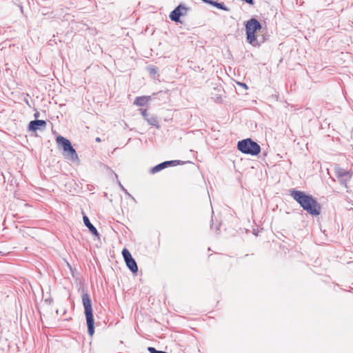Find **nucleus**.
Instances as JSON below:
<instances>
[{"mask_svg":"<svg viewBox=\"0 0 353 353\" xmlns=\"http://www.w3.org/2000/svg\"><path fill=\"white\" fill-rule=\"evenodd\" d=\"M290 195L310 214L317 216L321 214V205L312 196L294 189L290 190Z\"/></svg>","mask_w":353,"mask_h":353,"instance_id":"nucleus-1","label":"nucleus"},{"mask_svg":"<svg viewBox=\"0 0 353 353\" xmlns=\"http://www.w3.org/2000/svg\"><path fill=\"white\" fill-rule=\"evenodd\" d=\"M82 303L86 318L88 332L89 335L92 336L94 333V321L92 313V301L87 292L83 293L82 295Z\"/></svg>","mask_w":353,"mask_h":353,"instance_id":"nucleus-2","label":"nucleus"},{"mask_svg":"<svg viewBox=\"0 0 353 353\" xmlns=\"http://www.w3.org/2000/svg\"><path fill=\"white\" fill-rule=\"evenodd\" d=\"M261 28L262 26L261 23L254 18H252L246 22L245 32L247 41L253 46H256L259 44L255 32L261 30Z\"/></svg>","mask_w":353,"mask_h":353,"instance_id":"nucleus-3","label":"nucleus"},{"mask_svg":"<svg viewBox=\"0 0 353 353\" xmlns=\"http://www.w3.org/2000/svg\"><path fill=\"white\" fill-rule=\"evenodd\" d=\"M237 148L242 153L252 156L257 155L261 152L260 145L251 139L239 141L237 143Z\"/></svg>","mask_w":353,"mask_h":353,"instance_id":"nucleus-4","label":"nucleus"},{"mask_svg":"<svg viewBox=\"0 0 353 353\" xmlns=\"http://www.w3.org/2000/svg\"><path fill=\"white\" fill-rule=\"evenodd\" d=\"M57 142L58 144L61 145L63 150V155L65 159H68L73 162L79 161V157L76 150L72 146L70 141L62 136L57 137Z\"/></svg>","mask_w":353,"mask_h":353,"instance_id":"nucleus-5","label":"nucleus"},{"mask_svg":"<svg viewBox=\"0 0 353 353\" xmlns=\"http://www.w3.org/2000/svg\"><path fill=\"white\" fill-rule=\"evenodd\" d=\"M188 8L184 4H179L174 10L170 14V19L174 22H179L180 17L185 16L188 14Z\"/></svg>","mask_w":353,"mask_h":353,"instance_id":"nucleus-6","label":"nucleus"},{"mask_svg":"<svg viewBox=\"0 0 353 353\" xmlns=\"http://www.w3.org/2000/svg\"><path fill=\"white\" fill-rule=\"evenodd\" d=\"M122 255L127 267L132 271V272L137 273L138 272V266L137 262L132 256L129 250L126 248H124L122 250Z\"/></svg>","mask_w":353,"mask_h":353,"instance_id":"nucleus-7","label":"nucleus"},{"mask_svg":"<svg viewBox=\"0 0 353 353\" xmlns=\"http://www.w3.org/2000/svg\"><path fill=\"white\" fill-rule=\"evenodd\" d=\"M335 173L339 183L347 187V183L352 177L351 173L340 167L335 168Z\"/></svg>","mask_w":353,"mask_h":353,"instance_id":"nucleus-8","label":"nucleus"},{"mask_svg":"<svg viewBox=\"0 0 353 353\" xmlns=\"http://www.w3.org/2000/svg\"><path fill=\"white\" fill-rule=\"evenodd\" d=\"M180 163H181V161H176V160L164 161V162L155 165L154 167H153L150 170V173L154 174V173H157V172L163 170L164 168H165L168 166H170V165L175 166V165H179Z\"/></svg>","mask_w":353,"mask_h":353,"instance_id":"nucleus-9","label":"nucleus"},{"mask_svg":"<svg viewBox=\"0 0 353 353\" xmlns=\"http://www.w3.org/2000/svg\"><path fill=\"white\" fill-rule=\"evenodd\" d=\"M46 126V122L44 120H33L29 123L28 130L36 132L37 130L44 129Z\"/></svg>","mask_w":353,"mask_h":353,"instance_id":"nucleus-10","label":"nucleus"},{"mask_svg":"<svg viewBox=\"0 0 353 353\" xmlns=\"http://www.w3.org/2000/svg\"><path fill=\"white\" fill-rule=\"evenodd\" d=\"M140 110L141 112L142 116L150 125L159 128L158 121L156 119V117L153 116L149 117V114L148 113V111L145 109H141Z\"/></svg>","mask_w":353,"mask_h":353,"instance_id":"nucleus-11","label":"nucleus"},{"mask_svg":"<svg viewBox=\"0 0 353 353\" xmlns=\"http://www.w3.org/2000/svg\"><path fill=\"white\" fill-rule=\"evenodd\" d=\"M85 225L89 229L90 232L94 236H99V234L97 228L90 223L89 218L84 215L83 217Z\"/></svg>","mask_w":353,"mask_h":353,"instance_id":"nucleus-12","label":"nucleus"},{"mask_svg":"<svg viewBox=\"0 0 353 353\" xmlns=\"http://www.w3.org/2000/svg\"><path fill=\"white\" fill-rule=\"evenodd\" d=\"M203 2L207 3L208 4H210L219 9L225 10V11H229L230 9L225 6L223 3H219L218 1H215L213 0H202Z\"/></svg>","mask_w":353,"mask_h":353,"instance_id":"nucleus-13","label":"nucleus"},{"mask_svg":"<svg viewBox=\"0 0 353 353\" xmlns=\"http://www.w3.org/2000/svg\"><path fill=\"white\" fill-rule=\"evenodd\" d=\"M150 99V97H138L135 99L134 104H135L137 106H143L148 102Z\"/></svg>","mask_w":353,"mask_h":353,"instance_id":"nucleus-14","label":"nucleus"},{"mask_svg":"<svg viewBox=\"0 0 353 353\" xmlns=\"http://www.w3.org/2000/svg\"><path fill=\"white\" fill-rule=\"evenodd\" d=\"M119 185L121 190L130 198H132L134 199L133 196L128 192V190L123 186V185L121 183L120 181H119Z\"/></svg>","mask_w":353,"mask_h":353,"instance_id":"nucleus-15","label":"nucleus"},{"mask_svg":"<svg viewBox=\"0 0 353 353\" xmlns=\"http://www.w3.org/2000/svg\"><path fill=\"white\" fill-rule=\"evenodd\" d=\"M148 350L150 352V353H163V351H161V350H156L154 347H148Z\"/></svg>","mask_w":353,"mask_h":353,"instance_id":"nucleus-16","label":"nucleus"},{"mask_svg":"<svg viewBox=\"0 0 353 353\" xmlns=\"http://www.w3.org/2000/svg\"><path fill=\"white\" fill-rule=\"evenodd\" d=\"M148 71L151 74H155L157 72V70L154 67L149 68Z\"/></svg>","mask_w":353,"mask_h":353,"instance_id":"nucleus-17","label":"nucleus"},{"mask_svg":"<svg viewBox=\"0 0 353 353\" xmlns=\"http://www.w3.org/2000/svg\"><path fill=\"white\" fill-rule=\"evenodd\" d=\"M239 85H241L242 87H245V88H247V85L243 83H239Z\"/></svg>","mask_w":353,"mask_h":353,"instance_id":"nucleus-18","label":"nucleus"},{"mask_svg":"<svg viewBox=\"0 0 353 353\" xmlns=\"http://www.w3.org/2000/svg\"><path fill=\"white\" fill-rule=\"evenodd\" d=\"M96 141L100 142L101 141V139L99 137H97L96 138Z\"/></svg>","mask_w":353,"mask_h":353,"instance_id":"nucleus-19","label":"nucleus"},{"mask_svg":"<svg viewBox=\"0 0 353 353\" xmlns=\"http://www.w3.org/2000/svg\"><path fill=\"white\" fill-rule=\"evenodd\" d=\"M39 116V112L34 114V117L37 118Z\"/></svg>","mask_w":353,"mask_h":353,"instance_id":"nucleus-20","label":"nucleus"},{"mask_svg":"<svg viewBox=\"0 0 353 353\" xmlns=\"http://www.w3.org/2000/svg\"><path fill=\"white\" fill-rule=\"evenodd\" d=\"M219 230V226H216V227H215V230H216V231H218Z\"/></svg>","mask_w":353,"mask_h":353,"instance_id":"nucleus-21","label":"nucleus"}]
</instances>
